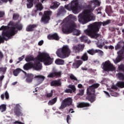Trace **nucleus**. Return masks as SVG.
<instances>
[{
    "instance_id": "f257e3e1",
    "label": "nucleus",
    "mask_w": 124,
    "mask_h": 124,
    "mask_svg": "<svg viewBox=\"0 0 124 124\" xmlns=\"http://www.w3.org/2000/svg\"><path fill=\"white\" fill-rule=\"evenodd\" d=\"M73 21H77V18L73 15H70L65 18L66 23L62 27V31L63 33L69 34L73 32L74 35L78 36L81 34V31L79 30L75 29L77 28V24Z\"/></svg>"
},
{
    "instance_id": "f03ea898",
    "label": "nucleus",
    "mask_w": 124,
    "mask_h": 124,
    "mask_svg": "<svg viewBox=\"0 0 124 124\" xmlns=\"http://www.w3.org/2000/svg\"><path fill=\"white\" fill-rule=\"evenodd\" d=\"M110 23H111L110 19L103 22L101 21L93 22L88 26V28L84 31V32L86 35H88L91 38H98L101 36L100 34L97 33L99 31L101 26L102 25L107 26V25H109Z\"/></svg>"
},
{
    "instance_id": "7ed1b4c3",
    "label": "nucleus",
    "mask_w": 124,
    "mask_h": 124,
    "mask_svg": "<svg viewBox=\"0 0 124 124\" xmlns=\"http://www.w3.org/2000/svg\"><path fill=\"white\" fill-rule=\"evenodd\" d=\"M8 25L11 27L9 28V31L2 32V37H0V43H4V40L7 41L10 39L12 36L18 32V31L23 30V24L19 22L14 23L13 21H10ZM16 29L17 30H16Z\"/></svg>"
},
{
    "instance_id": "20e7f679",
    "label": "nucleus",
    "mask_w": 124,
    "mask_h": 124,
    "mask_svg": "<svg viewBox=\"0 0 124 124\" xmlns=\"http://www.w3.org/2000/svg\"><path fill=\"white\" fill-rule=\"evenodd\" d=\"M87 9H85L78 16V21L80 24L85 25L91 22V21H94L95 16L92 13L93 11V9L92 7V5L89 4L87 6Z\"/></svg>"
},
{
    "instance_id": "39448f33",
    "label": "nucleus",
    "mask_w": 124,
    "mask_h": 124,
    "mask_svg": "<svg viewBox=\"0 0 124 124\" xmlns=\"http://www.w3.org/2000/svg\"><path fill=\"white\" fill-rule=\"evenodd\" d=\"M56 54L60 59H65L68 58L71 54V50L67 45L63 46L62 47L58 48L56 52Z\"/></svg>"
},
{
    "instance_id": "423d86ee",
    "label": "nucleus",
    "mask_w": 124,
    "mask_h": 124,
    "mask_svg": "<svg viewBox=\"0 0 124 124\" xmlns=\"http://www.w3.org/2000/svg\"><path fill=\"white\" fill-rule=\"evenodd\" d=\"M37 60L41 62H44L45 65H50L54 62V58H51L47 53L44 52L39 54L37 56Z\"/></svg>"
},
{
    "instance_id": "0eeeda50",
    "label": "nucleus",
    "mask_w": 124,
    "mask_h": 124,
    "mask_svg": "<svg viewBox=\"0 0 124 124\" xmlns=\"http://www.w3.org/2000/svg\"><path fill=\"white\" fill-rule=\"evenodd\" d=\"M64 8L69 11L72 10L74 14H77L78 8H79V2L77 1H74L71 2V4L65 5Z\"/></svg>"
},
{
    "instance_id": "6e6552de",
    "label": "nucleus",
    "mask_w": 124,
    "mask_h": 124,
    "mask_svg": "<svg viewBox=\"0 0 124 124\" xmlns=\"http://www.w3.org/2000/svg\"><path fill=\"white\" fill-rule=\"evenodd\" d=\"M103 69L104 71H115L116 68L113 65V64L111 63V62L109 60L107 61L105 63H103Z\"/></svg>"
},
{
    "instance_id": "1a4fd4ad",
    "label": "nucleus",
    "mask_w": 124,
    "mask_h": 124,
    "mask_svg": "<svg viewBox=\"0 0 124 124\" xmlns=\"http://www.w3.org/2000/svg\"><path fill=\"white\" fill-rule=\"evenodd\" d=\"M52 11H45L44 14L41 18V22L44 24H47L49 23V20L50 19L52 16Z\"/></svg>"
},
{
    "instance_id": "9d476101",
    "label": "nucleus",
    "mask_w": 124,
    "mask_h": 124,
    "mask_svg": "<svg viewBox=\"0 0 124 124\" xmlns=\"http://www.w3.org/2000/svg\"><path fill=\"white\" fill-rule=\"evenodd\" d=\"M72 102H73L72 98L68 97L65 98L61 103V106L59 108L60 110H62L63 109H64L66 106H70V105L72 104Z\"/></svg>"
},
{
    "instance_id": "9b49d317",
    "label": "nucleus",
    "mask_w": 124,
    "mask_h": 124,
    "mask_svg": "<svg viewBox=\"0 0 124 124\" xmlns=\"http://www.w3.org/2000/svg\"><path fill=\"white\" fill-rule=\"evenodd\" d=\"M32 68L37 71L42 69V63L40 62V61L37 58L34 61V63H32Z\"/></svg>"
},
{
    "instance_id": "f8f14e48",
    "label": "nucleus",
    "mask_w": 124,
    "mask_h": 124,
    "mask_svg": "<svg viewBox=\"0 0 124 124\" xmlns=\"http://www.w3.org/2000/svg\"><path fill=\"white\" fill-rule=\"evenodd\" d=\"M47 77V78H61L62 77V71H53L50 73Z\"/></svg>"
},
{
    "instance_id": "ddd939ff",
    "label": "nucleus",
    "mask_w": 124,
    "mask_h": 124,
    "mask_svg": "<svg viewBox=\"0 0 124 124\" xmlns=\"http://www.w3.org/2000/svg\"><path fill=\"white\" fill-rule=\"evenodd\" d=\"M88 54L91 55V56H93V55H95L96 53H98L99 56H103V51L100 49H94L93 48L89 49L87 51Z\"/></svg>"
},
{
    "instance_id": "4468645a",
    "label": "nucleus",
    "mask_w": 124,
    "mask_h": 124,
    "mask_svg": "<svg viewBox=\"0 0 124 124\" xmlns=\"http://www.w3.org/2000/svg\"><path fill=\"white\" fill-rule=\"evenodd\" d=\"M84 48H85V45L79 44L73 47V51L74 53H80V52H83Z\"/></svg>"
},
{
    "instance_id": "2eb2a0df",
    "label": "nucleus",
    "mask_w": 124,
    "mask_h": 124,
    "mask_svg": "<svg viewBox=\"0 0 124 124\" xmlns=\"http://www.w3.org/2000/svg\"><path fill=\"white\" fill-rule=\"evenodd\" d=\"M118 56L115 59V62L118 63L124 59V49L122 48L119 52H117Z\"/></svg>"
},
{
    "instance_id": "dca6fc26",
    "label": "nucleus",
    "mask_w": 124,
    "mask_h": 124,
    "mask_svg": "<svg viewBox=\"0 0 124 124\" xmlns=\"http://www.w3.org/2000/svg\"><path fill=\"white\" fill-rule=\"evenodd\" d=\"M47 38L49 39V40H56L57 41L60 40V37L57 33L48 35Z\"/></svg>"
},
{
    "instance_id": "f3484780",
    "label": "nucleus",
    "mask_w": 124,
    "mask_h": 124,
    "mask_svg": "<svg viewBox=\"0 0 124 124\" xmlns=\"http://www.w3.org/2000/svg\"><path fill=\"white\" fill-rule=\"evenodd\" d=\"M36 28H37V24H30L27 26L26 31L28 32L34 31Z\"/></svg>"
},
{
    "instance_id": "a211bd4d",
    "label": "nucleus",
    "mask_w": 124,
    "mask_h": 124,
    "mask_svg": "<svg viewBox=\"0 0 124 124\" xmlns=\"http://www.w3.org/2000/svg\"><path fill=\"white\" fill-rule=\"evenodd\" d=\"M50 86L51 87H61L62 81H61V79L53 80L50 82Z\"/></svg>"
},
{
    "instance_id": "6ab92c4d",
    "label": "nucleus",
    "mask_w": 124,
    "mask_h": 124,
    "mask_svg": "<svg viewBox=\"0 0 124 124\" xmlns=\"http://www.w3.org/2000/svg\"><path fill=\"white\" fill-rule=\"evenodd\" d=\"M83 63V61L82 60H76L73 63L72 66L73 68H75L76 69L77 68H79V67Z\"/></svg>"
},
{
    "instance_id": "aec40b11",
    "label": "nucleus",
    "mask_w": 124,
    "mask_h": 124,
    "mask_svg": "<svg viewBox=\"0 0 124 124\" xmlns=\"http://www.w3.org/2000/svg\"><path fill=\"white\" fill-rule=\"evenodd\" d=\"M95 93V89H93L91 86L87 89V94L88 95H92Z\"/></svg>"
},
{
    "instance_id": "412c9836",
    "label": "nucleus",
    "mask_w": 124,
    "mask_h": 124,
    "mask_svg": "<svg viewBox=\"0 0 124 124\" xmlns=\"http://www.w3.org/2000/svg\"><path fill=\"white\" fill-rule=\"evenodd\" d=\"M90 103L88 102H81L77 105L78 108H84L85 107H90Z\"/></svg>"
},
{
    "instance_id": "4be33fe9",
    "label": "nucleus",
    "mask_w": 124,
    "mask_h": 124,
    "mask_svg": "<svg viewBox=\"0 0 124 124\" xmlns=\"http://www.w3.org/2000/svg\"><path fill=\"white\" fill-rule=\"evenodd\" d=\"M26 82L27 83H31L33 79V75L31 74H28L27 75Z\"/></svg>"
},
{
    "instance_id": "5701e85b",
    "label": "nucleus",
    "mask_w": 124,
    "mask_h": 124,
    "mask_svg": "<svg viewBox=\"0 0 124 124\" xmlns=\"http://www.w3.org/2000/svg\"><path fill=\"white\" fill-rule=\"evenodd\" d=\"M80 60H81L83 62H87L89 61V55H88V52H85L83 54L80 58Z\"/></svg>"
},
{
    "instance_id": "b1692460",
    "label": "nucleus",
    "mask_w": 124,
    "mask_h": 124,
    "mask_svg": "<svg viewBox=\"0 0 124 124\" xmlns=\"http://www.w3.org/2000/svg\"><path fill=\"white\" fill-rule=\"evenodd\" d=\"M32 63L29 62L26 63L24 66L23 68L24 70H29V69H31V68H32Z\"/></svg>"
},
{
    "instance_id": "393cba45",
    "label": "nucleus",
    "mask_w": 124,
    "mask_h": 124,
    "mask_svg": "<svg viewBox=\"0 0 124 124\" xmlns=\"http://www.w3.org/2000/svg\"><path fill=\"white\" fill-rule=\"evenodd\" d=\"M86 99L91 102V103H93V102H94L95 101V95H93L91 96V95H89V96H87L86 97Z\"/></svg>"
},
{
    "instance_id": "a878e982",
    "label": "nucleus",
    "mask_w": 124,
    "mask_h": 124,
    "mask_svg": "<svg viewBox=\"0 0 124 124\" xmlns=\"http://www.w3.org/2000/svg\"><path fill=\"white\" fill-rule=\"evenodd\" d=\"M35 60H36V59H34L33 56H32L31 55L28 56L25 58V61L27 62H32V61L34 62V61H35Z\"/></svg>"
},
{
    "instance_id": "bb28decb",
    "label": "nucleus",
    "mask_w": 124,
    "mask_h": 124,
    "mask_svg": "<svg viewBox=\"0 0 124 124\" xmlns=\"http://www.w3.org/2000/svg\"><path fill=\"white\" fill-rule=\"evenodd\" d=\"M59 5L60 3L59 2H53L52 3L51 5L50 6V8H52V9H56V8H58L59 7Z\"/></svg>"
},
{
    "instance_id": "cd10ccee",
    "label": "nucleus",
    "mask_w": 124,
    "mask_h": 124,
    "mask_svg": "<svg viewBox=\"0 0 124 124\" xmlns=\"http://www.w3.org/2000/svg\"><path fill=\"white\" fill-rule=\"evenodd\" d=\"M34 78H38V81H39L41 82H42L45 79V77L42 75H38L34 77Z\"/></svg>"
},
{
    "instance_id": "c85d7f7f",
    "label": "nucleus",
    "mask_w": 124,
    "mask_h": 124,
    "mask_svg": "<svg viewBox=\"0 0 124 124\" xmlns=\"http://www.w3.org/2000/svg\"><path fill=\"white\" fill-rule=\"evenodd\" d=\"M56 64H58L59 65H62L64 64V60L61 59H58L55 60Z\"/></svg>"
},
{
    "instance_id": "c756f323",
    "label": "nucleus",
    "mask_w": 124,
    "mask_h": 124,
    "mask_svg": "<svg viewBox=\"0 0 124 124\" xmlns=\"http://www.w3.org/2000/svg\"><path fill=\"white\" fill-rule=\"evenodd\" d=\"M14 113L16 116H23V113H22L21 110L19 108H16L14 110Z\"/></svg>"
},
{
    "instance_id": "7c9ffc66",
    "label": "nucleus",
    "mask_w": 124,
    "mask_h": 124,
    "mask_svg": "<svg viewBox=\"0 0 124 124\" xmlns=\"http://www.w3.org/2000/svg\"><path fill=\"white\" fill-rule=\"evenodd\" d=\"M28 3H27V8H31L33 6V0H27Z\"/></svg>"
},
{
    "instance_id": "2f4dec72",
    "label": "nucleus",
    "mask_w": 124,
    "mask_h": 124,
    "mask_svg": "<svg viewBox=\"0 0 124 124\" xmlns=\"http://www.w3.org/2000/svg\"><path fill=\"white\" fill-rule=\"evenodd\" d=\"M116 76L118 78L119 80H121L122 81H124V74L123 73H118Z\"/></svg>"
},
{
    "instance_id": "473e14b6",
    "label": "nucleus",
    "mask_w": 124,
    "mask_h": 124,
    "mask_svg": "<svg viewBox=\"0 0 124 124\" xmlns=\"http://www.w3.org/2000/svg\"><path fill=\"white\" fill-rule=\"evenodd\" d=\"M67 87L71 89L70 90L72 91V93H75L76 92V87H75V85L69 84Z\"/></svg>"
},
{
    "instance_id": "72a5a7b5",
    "label": "nucleus",
    "mask_w": 124,
    "mask_h": 124,
    "mask_svg": "<svg viewBox=\"0 0 124 124\" xmlns=\"http://www.w3.org/2000/svg\"><path fill=\"white\" fill-rule=\"evenodd\" d=\"M36 7L37 8V10H39V11H41V10L43 9V6H42V4L41 3H38L36 5Z\"/></svg>"
},
{
    "instance_id": "f704fd0d",
    "label": "nucleus",
    "mask_w": 124,
    "mask_h": 124,
    "mask_svg": "<svg viewBox=\"0 0 124 124\" xmlns=\"http://www.w3.org/2000/svg\"><path fill=\"white\" fill-rule=\"evenodd\" d=\"M21 71H22V70H21L20 68H17L16 69L14 70L13 74L14 76H18V74H19Z\"/></svg>"
},
{
    "instance_id": "c9c22d12",
    "label": "nucleus",
    "mask_w": 124,
    "mask_h": 124,
    "mask_svg": "<svg viewBox=\"0 0 124 124\" xmlns=\"http://www.w3.org/2000/svg\"><path fill=\"white\" fill-rule=\"evenodd\" d=\"M80 39L81 42H87L88 41V37L85 35L81 36Z\"/></svg>"
},
{
    "instance_id": "e433bc0d",
    "label": "nucleus",
    "mask_w": 124,
    "mask_h": 124,
    "mask_svg": "<svg viewBox=\"0 0 124 124\" xmlns=\"http://www.w3.org/2000/svg\"><path fill=\"white\" fill-rule=\"evenodd\" d=\"M105 11L108 14L112 13V7L111 6H107Z\"/></svg>"
},
{
    "instance_id": "4c0bfd02",
    "label": "nucleus",
    "mask_w": 124,
    "mask_h": 124,
    "mask_svg": "<svg viewBox=\"0 0 124 124\" xmlns=\"http://www.w3.org/2000/svg\"><path fill=\"white\" fill-rule=\"evenodd\" d=\"M69 78L72 80V81H78V79H77V78L74 76V75L72 74H70L69 75Z\"/></svg>"
},
{
    "instance_id": "58836bf2",
    "label": "nucleus",
    "mask_w": 124,
    "mask_h": 124,
    "mask_svg": "<svg viewBox=\"0 0 124 124\" xmlns=\"http://www.w3.org/2000/svg\"><path fill=\"white\" fill-rule=\"evenodd\" d=\"M6 110V105L2 104L0 106V111L1 112H4Z\"/></svg>"
},
{
    "instance_id": "ea45409f",
    "label": "nucleus",
    "mask_w": 124,
    "mask_h": 124,
    "mask_svg": "<svg viewBox=\"0 0 124 124\" xmlns=\"http://www.w3.org/2000/svg\"><path fill=\"white\" fill-rule=\"evenodd\" d=\"M57 98L55 97L49 101V105H54L57 102Z\"/></svg>"
},
{
    "instance_id": "a19ab883",
    "label": "nucleus",
    "mask_w": 124,
    "mask_h": 124,
    "mask_svg": "<svg viewBox=\"0 0 124 124\" xmlns=\"http://www.w3.org/2000/svg\"><path fill=\"white\" fill-rule=\"evenodd\" d=\"M100 86V84H99V83H94L92 85H91L90 87H91V88H93V90H95V89H97L98 88H99Z\"/></svg>"
},
{
    "instance_id": "79ce46f5",
    "label": "nucleus",
    "mask_w": 124,
    "mask_h": 124,
    "mask_svg": "<svg viewBox=\"0 0 124 124\" xmlns=\"http://www.w3.org/2000/svg\"><path fill=\"white\" fill-rule=\"evenodd\" d=\"M7 69V67H0V73L2 74H5L6 72V70Z\"/></svg>"
},
{
    "instance_id": "37998d69",
    "label": "nucleus",
    "mask_w": 124,
    "mask_h": 124,
    "mask_svg": "<svg viewBox=\"0 0 124 124\" xmlns=\"http://www.w3.org/2000/svg\"><path fill=\"white\" fill-rule=\"evenodd\" d=\"M117 86L119 88H124V81H119L117 82Z\"/></svg>"
},
{
    "instance_id": "c03bdc74",
    "label": "nucleus",
    "mask_w": 124,
    "mask_h": 124,
    "mask_svg": "<svg viewBox=\"0 0 124 124\" xmlns=\"http://www.w3.org/2000/svg\"><path fill=\"white\" fill-rule=\"evenodd\" d=\"M115 50H119V49H123V46H122V44L121 42H119L116 46H115Z\"/></svg>"
},
{
    "instance_id": "a18cd8bd",
    "label": "nucleus",
    "mask_w": 124,
    "mask_h": 124,
    "mask_svg": "<svg viewBox=\"0 0 124 124\" xmlns=\"http://www.w3.org/2000/svg\"><path fill=\"white\" fill-rule=\"evenodd\" d=\"M20 17V15L18 14H14L13 15V19L15 21L17 20V19H19V17Z\"/></svg>"
},
{
    "instance_id": "49530a36",
    "label": "nucleus",
    "mask_w": 124,
    "mask_h": 124,
    "mask_svg": "<svg viewBox=\"0 0 124 124\" xmlns=\"http://www.w3.org/2000/svg\"><path fill=\"white\" fill-rule=\"evenodd\" d=\"M53 90H51V93H46V97H48V98L52 97L53 96Z\"/></svg>"
},
{
    "instance_id": "de8ad7c7",
    "label": "nucleus",
    "mask_w": 124,
    "mask_h": 124,
    "mask_svg": "<svg viewBox=\"0 0 124 124\" xmlns=\"http://www.w3.org/2000/svg\"><path fill=\"white\" fill-rule=\"evenodd\" d=\"M79 93L77 94L78 95H81V96H82V95H83L84 94V93L85 92V90H84V89L79 90Z\"/></svg>"
},
{
    "instance_id": "09e8293b",
    "label": "nucleus",
    "mask_w": 124,
    "mask_h": 124,
    "mask_svg": "<svg viewBox=\"0 0 124 124\" xmlns=\"http://www.w3.org/2000/svg\"><path fill=\"white\" fill-rule=\"evenodd\" d=\"M104 45H105V43L103 42L102 44H99V43H97V46L98 48H99L100 49H102V47H103Z\"/></svg>"
},
{
    "instance_id": "8fccbe9b",
    "label": "nucleus",
    "mask_w": 124,
    "mask_h": 124,
    "mask_svg": "<svg viewBox=\"0 0 124 124\" xmlns=\"http://www.w3.org/2000/svg\"><path fill=\"white\" fill-rule=\"evenodd\" d=\"M5 99L7 100H8V99H9V93H8V92L7 91H6L5 92Z\"/></svg>"
},
{
    "instance_id": "3c124183",
    "label": "nucleus",
    "mask_w": 124,
    "mask_h": 124,
    "mask_svg": "<svg viewBox=\"0 0 124 124\" xmlns=\"http://www.w3.org/2000/svg\"><path fill=\"white\" fill-rule=\"evenodd\" d=\"M6 30H7V26L3 25L0 28V31H6Z\"/></svg>"
},
{
    "instance_id": "603ef678",
    "label": "nucleus",
    "mask_w": 124,
    "mask_h": 124,
    "mask_svg": "<svg viewBox=\"0 0 124 124\" xmlns=\"http://www.w3.org/2000/svg\"><path fill=\"white\" fill-rule=\"evenodd\" d=\"M64 93H72V91H71L70 89H66L64 90Z\"/></svg>"
},
{
    "instance_id": "864d4df0",
    "label": "nucleus",
    "mask_w": 124,
    "mask_h": 124,
    "mask_svg": "<svg viewBox=\"0 0 124 124\" xmlns=\"http://www.w3.org/2000/svg\"><path fill=\"white\" fill-rule=\"evenodd\" d=\"M5 13L4 12L0 11V18H3L4 17Z\"/></svg>"
},
{
    "instance_id": "5fc2aeb1",
    "label": "nucleus",
    "mask_w": 124,
    "mask_h": 124,
    "mask_svg": "<svg viewBox=\"0 0 124 124\" xmlns=\"http://www.w3.org/2000/svg\"><path fill=\"white\" fill-rule=\"evenodd\" d=\"M44 43V41L43 40H41L38 42V45L39 46H42V45H43V44Z\"/></svg>"
},
{
    "instance_id": "6e6d98bb",
    "label": "nucleus",
    "mask_w": 124,
    "mask_h": 124,
    "mask_svg": "<svg viewBox=\"0 0 124 124\" xmlns=\"http://www.w3.org/2000/svg\"><path fill=\"white\" fill-rule=\"evenodd\" d=\"M71 120V118H70V116L67 115V118H66V121H67V123L68 124H69V120Z\"/></svg>"
},
{
    "instance_id": "4d7b16f0",
    "label": "nucleus",
    "mask_w": 124,
    "mask_h": 124,
    "mask_svg": "<svg viewBox=\"0 0 124 124\" xmlns=\"http://www.w3.org/2000/svg\"><path fill=\"white\" fill-rule=\"evenodd\" d=\"M24 59H25V55H23L21 57L18 58V60L19 62H22V61H23Z\"/></svg>"
},
{
    "instance_id": "13d9d810",
    "label": "nucleus",
    "mask_w": 124,
    "mask_h": 124,
    "mask_svg": "<svg viewBox=\"0 0 124 124\" xmlns=\"http://www.w3.org/2000/svg\"><path fill=\"white\" fill-rule=\"evenodd\" d=\"M111 89L112 90H118V87L116 85H112L111 86Z\"/></svg>"
},
{
    "instance_id": "bf43d9fd",
    "label": "nucleus",
    "mask_w": 124,
    "mask_h": 124,
    "mask_svg": "<svg viewBox=\"0 0 124 124\" xmlns=\"http://www.w3.org/2000/svg\"><path fill=\"white\" fill-rule=\"evenodd\" d=\"M3 54L1 51H0V59L1 60V59H3Z\"/></svg>"
},
{
    "instance_id": "052dcab7",
    "label": "nucleus",
    "mask_w": 124,
    "mask_h": 124,
    "mask_svg": "<svg viewBox=\"0 0 124 124\" xmlns=\"http://www.w3.org/2000/svg\"><path fill=\"white\" fill-rule=\"evenodd\" d=\"M104 93L106 94V95L108 96V97H110V94L109 93L106 91H104Z\"/></svg>"
},
{
    "instance_id": "680f3d73",
    "label": "nucleus",
    "mask_w": 124,
    "mask_h": 124,
    "mask_svg": "<svg viewBox=\"0 0 124 124\" xmlns=\"http://www.w3.org/2000/svg\"><path fill=\"white\" fill-rule=\"evenodd\" d=\"M0 97L2 100H4V94H1L0 95Z\"/></svg>"
},
{
    "instance_id": "e2e57ef3",
    "label": "nucleus",
    "mask_w": 124,
    "mask_h": 124,
    "mask_svg": "<svg viewBox=\"0 0 124 124\" xmlns=\"http://www.w3.org/2000/svg\"><path fill=\"white\" fill-rule=\"evenodd\" d=\"M78 88L79 89H82V88H83V85L81 84H79L78 85Z\"/></svg>"
},
{
    "instance_id": "0e129e2a",
    "label": "nucleus",
    "mask_w": 124,
    "mask_h": 124,
    "mask_svg": "<svg viewBox=\"0 0 124 124\" xmlns=\"http://www.w3.org/2000/svg\"><path fill=\"white\" fill-rule=\"evenodd\" d=\"M4 78V76L2 75L1 77H0V81H2L3 79Z\"/></svg>"
},
{
    "instance_id": "69168bd1",
    "label": "nucleus",
    "mask_w": 124,
    "mask_h": 124,
    "mask_svg": "<svg viewBox=\"0 0 124 124\" xmlns=\"http://www.w3.org/2000/svg\"><path fill=\"white\" fill-rule=\"evenodd\" d=\"M108 48L109 49H111V50H112V49H114V46H108Z\"/></svg>"
},
{
    "instance_id": "338daca9",
    "label": "nucleus",
    "mask_w": 124,
    "mask_h": 124,
    "mask_svg": "<svg viewBox=\"0 0 124 124\" xmlns=\"http://www.w3.org/2000/svg\"><path fill=\"white\" fill-rule=\"evenodd\" d=\"M93 82H94V80L93 79H90L89 80V83H91L92 84H93Z\"/></svg>"
},
{
    "instance_id": "774afa93",
    "label": "nucleus",
    "mask_w": 124,
    "mask_h": 124,
    "mask_svg": "<svg viewBox=\"0 0 124 124\" xmlns=\"http://www.w3.org/2000/svg\"><path fill=\"white\" fill-rule=\"evenodd\" d=\"M120 12L121 14H124V10H123V9H120Z\"/></svg>"
}]
</instances>
